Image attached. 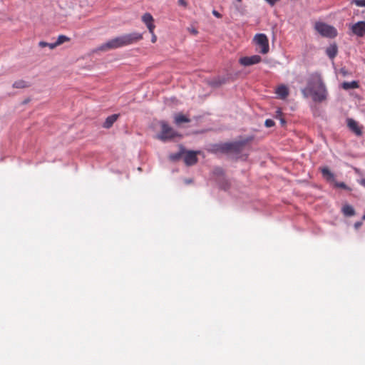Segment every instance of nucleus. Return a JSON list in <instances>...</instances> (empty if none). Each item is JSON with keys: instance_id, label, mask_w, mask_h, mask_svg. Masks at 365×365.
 <instances>
[{"instance_id": "1", "label": "nucleus", "mask_w": 365, "mask_h": 365, "mask_svg": "<svg viewBox=\"0 0 365 365\" xmlns=\"http://www.w3.org/2000/svg\"><path fill=\"white\" fill-rule=\"evenodd\" d=\"M301 91L304 98H311L317 103L326 101L329 96L323 77L318 72L312 73L308 76L307 85Z\"/></svg>"}, {"instance_id": "2", "label": "nucleus", "mask_w": 365, "mask_h": 365, "mask_svg": "<svg viewBox=\"0 0 365 365\" xmlns=\"http://www.w3.org/2000/svg\"><path fill=\"white\" fill-rule=\"evenodd\" d=\"M143 39V34L133 32L117 36L102 44L98 49L102 51L116 49L135 43Z\"/></svg>"}, {"instance_id": "3", "label": "nucleus", "mask_w": 365, "mask_h": 365, "mask_svg": "<svg viewBox=\"0 0 365 365\" xmlns=\"http://www.w3.org/2000/svg\"><path fill=\"white\" fill-rule=\"evenodd\" d=\"M254 140V136H248L246 138L234 142L222 143L214 144L212 146L211 151L213 153L230 154L233 153L235 155L240 154L244 150L245 146L250 142Z\"/></svg>"}, {"instance_id": "4", "label": "nucleus", "mask_w": 365, "mask_h": 365, "mask_svg": "<svg viewBox=\"0 0 365 365\" xmlns=\"http://www.w3.org/2000/svg\"><path fill=\"white\" fill-rule=\"evenodd\" d=\"M161 131L157 138L162 141H167L178 136V133L170 127L165 121L160 122Z\"/></svg>"}, {"instance_id": "5", "label": "nucleus", "mask_w": 365, "mask_h": 365, "mask_svg": "<svg viewBox=\"0 0 365 365\" xmlns=\"http://www.w3.org/2000/svg\"><path fill=\"white\" fill-rule=\"evenodd\" d=\"M314 27L317 32H319L324 37L331 38L337 36V31L336 29L334 26L328 25L325 23H316Z\"/></svg>"}, {"instance_id": "6", "label": "nucleus", "mask_w": 365, "mask_h": 365, "mask_svg": "<svg viewBox=\"0 0 365 365\" xmlns=\"http://www.w3.org/2000/svg\"><path fill=\"white\" fill-rule=\"evenodd\" d=\"M253 41L260 48L259 52L266 54L269 51V41L264 34H257L255 36Z\"/></svg>"}, {"instance_id": "7", "label": "nucleus", "mask_w": 365, "mask_h": 365, "mask_svg": "<svg viewBox=\"0 0 365 365\" xmlns=\"http://www.w3.org/2000/svg\"><path fill=\"white\" fill-rule=\"evenodd\" d=\"M262 61V58L259 55H254L252 56H245L240 58L239 62L244 66H249L257 64Z\"/></svg>"}, {"instance_id": "8", "label": "nucleus", "mask_w": 365, "mask_h": 365, "mask_svg": "<svg viewBox=\"0 0 365 365\" xmlns=\"http://www.w3.org/2000/svg\"><path fill=\"white\" fill-rule=\"evenodd\" d=\"M351 31L357 36H364L365 35V21H361L352 25Z\"/></svg>"}, {"instance_id": "9", "label": "nucleus", "mask_w": 365, "mask_h": 365, "mask_svg": "<svg viewBox=\"0 0 365 365\" xmlns=\"http://www.w3.org/2000/svg\"><path fill=\"white\" fill-rule=\"evenodd\" d=\"M184 162L187 166L196 164L197 162V152L190 150L185 153Z\"/></svg>"}, {"instance_id": "10", "label": "nucleus", "mask_w": 365, "mask_h": 365, "mask_svg": "<svg viewBox=\"0 0 365 365\" xmlns=\"http://www.w3.org/2000/svg\"><path fill=\"white\" fill-rule=\"evenodd\" d=\"M347 126L357 136L362 135L361 128L359 126L358 123L352 118L347 119Z\"/></svg>"}, {"instance_id": "11", "label": "nucleus", "mask_w": 365, "mask_h": 365, "mask_svg": "<svg viewBox=\"0 0 365 365\" xmlns=\"http://www.w3.org/2000/svg\"><path fill=\"white\" fill-rule=\"evenodd\" d=\"M142 21L146 25L150 33H153V30L155 29V26L153 24L154 19L150 13H145L142 16Z\"/></svg>"}, {"instance_id": "12", "label": "nucleus", "mask_w": 365, "mask_h": 365, "mask_svg": "<svg viewBox=\"0 0 365 365\" xmlns=\"http://www.w3.org/2000/svg\"><path fill=\"white\" fill-rule=\"evenodd\" d=\"M218 187L224 191H228L231 188V182L226 177L216 179Z\"/></svg>"}, {"instance_id": "13", "label": "nucleus", "mask_w": 365, "mask_h": 365, "mask_svg": "<svg viewBox=\"0 0 365 365\" xmlns=\"http://www.w3.org/2000/svg\"><path fill=\"white\" fill-rule=\"evenodd\" d=\"M119 116L120 114H113L111 115L108 116L102 125L103 128L106 129L110 128L113 125L114 123L117 121Z\"/></svg>"}, {"instance_id": "14", "label": "nucleus", "mask_w": 365, "mask_h": 365, "mask_svg": "<svg viewBox=\"0 0 365 365\" xmlns=\"http://www.w3.org/2000/svg\"><path fill=\"white\" fill-rule=\"evenodd\" d=\"M190 119L185 115L182 114V113H175L174 115V123L177 125H180L184 123H190Z\"/></svg>"}, {"instance_id": "15", "label": "nucleus", "mask_w": 365, "mask_h": 365, "mask_svg": "<svg viewBox=\"0 0 365 365\" xmlns=\"http://www.w3.org/2000/svg\"><path fill=\"white\" fill-rule=\"evenodd\" d=\"M70 40H71V38L69 37H68L65 35H60V36H58L56 41L53 43V44H51L50 46V48L53 49L56 47L61 45L62 43L69 41Z\"/></svg>"}, {"instance_id": "16", "label": "nucleus", "mask_w": 365, "mask_h": 365, "mask_svg": "<svg viewBox=\"0 0 365 365\" xmlns=\"http://www.w3.org/2000/svg\"><path fill=\"white\" fill-rule=\"evenodd\" d=\"M338 52V48L336 43L331 44L326 49V53L330 58H334Z\"/></svg>"}, {"instance_id": "17", "label": "nucleus", "mask_w": 365, "mask_h": 365, "mask_svg": "<svg viewBox=\"0 0 365 365\" xmlns=\"http://www.w3.org/2000/svg\"><path fill=\"white\" fill-rule=\"evenodd\" d=\"M323 177L328 181L334 180V175L329 170L327 167L320 168Z\"/></svg>"}, {"instance_id": "18", "label": "nucleus", "mask_w": 365, "mask_h": 365, "mask_svg": "<svg viewBox=\"0 0 365 365\" xmlns=\"http://www.w3.org/2000/svg\"><path fill=\"white\" fill-rule=\"evenodd\" d=\"M276 93L279 95L281 98L284 99L289 95V90L286 86L282 85L277 88Z\"/></svg>"}, {"instance_id": "19", "label": "nucleus", "mask_w": 365, "mask_h": 365, "mask_svg": "<svg viewBox=\"0 0 365 365\" xmlns=\"http://www.w3.org/2000/svg\"><path fill=\"white\" fill-rule=\"evenodd\" d=\"M341 87L344 90L357 88L359 87V83L356 81H353L351 82L345 81L341 84Z\"/></svg>"}, {"instance_id": "20", "label": "nucleus", "mask_w": 365, "mask_h": 365, "mask_svg": "<svg viewBox=\"0 0 365 365\" xmlns=\"http://www.w3.org/2000/svg\"><path fill=\"white\" fill-rule=\"evenodd\" d=\"M13 88H25L30 86L29 83L24 80H19L13 83Z\"/></svg>"}, {"instance_id": "21", "label": "nucleus", "mask_w": 365, "mask_h": 365, "mask_svg": "<svg viewBox=\"0 0 365 365\" xmlns=\"http://www.w3.org/2000/svg\"><path fill=\"white\" fill-rule=\"evenodd\" d=\"M342 212L346 216H353L355 215V210L351 205H346L343 207Z\"/></svg>"}, {"instance_id": "22", "label": "nucleus", "mask_w": 365, "mask_h": 365, "mask_svg": "<svg viewBox=\"0 0 365 365\" xmlns=\"http://www.w3.org/2000/svg\"><path fill=\"white\" fill-rule=\"evenodd\" d=\"M185 153V151L183 149H182L181 150H180L179 152L178 153H172L169 155V158L170 160L173 161V162H176L178 160H179L182 155Z\"/></svg>"}, {"instance_id": "23", "label": "nucleus", "mask_w": 365, "mask_h": 365, "mask_svg": "<svg viewBox=\"0 0 365 365\" xmlns=\"http://www.w3.org/2000/svg\"><path fill=\"white\" fill-rule=\"evenodd\" d=\"M212 173L214 175H216L218 177V178H221L223 177H225V171L224 170L220 167H215L213 170Z\"/></svg>"}, {"instance_id": "24", "label": "nucleus", "mask_w": 365, "mask_h": 365, "mask_svg": "<svg viewBox=\"0 0 365 365\" xmlns=\"http://www.w3.org/2000/svg\"><path fill=\"white\" fill-rule=\"evenodd\" d=\"M226 82L225 78L215 80L211 83L212 86H220Z\"/></svg>"}, {"instance_id": "25", "label": "nucleus", "mask_w": 365, "mask_h": 365, "mask_svg": "<svg viewBox=\"0 0 365 365\" xmlns=\"http://www.w3.org/2000/svg\"><path fill=\"white\" fill-rule=\"evenodd\" d=\"M334 186L336 187H340V188H343V189H345V190H351V188L349 187L344 182H336L335 184H334Z\"/></svg>"}, {"instance_id": "26", "label": "nucleus", "mask_w": 365, "mask_h": 365, "mask_svg": "<svg viewBox=\"0 0 365 365\" xmlns=\"http://www.w3.org/2000/svg\"><path fill=\"white\" fill-rule=\"evenodd\" d=\"M352 3L360 7L365 6V0H353Z\"/></svg>"}, {"instance_id": "27", "label": "nucleus", "mask_w": 365, "mask_h": 365, "mask_svg": "<svg viewBox=\"0 0 365 365\" xmlns=\"http://www.w3.org/2000/svg\"><path fill=\"white\" fill-rule=\"evenodd\" d=\"M275 124L274 121L272 119H267L265 120L264 125L267 128H271L274 126Z\"/></svg>"}, {"instance_id": "28", "label": "nucleus", "mask_w": 365, "mask_h": 365, "mask_svg": "<svg viewBox=\"0 0 365 365\" xmlns=\"http://www.w3.org/2000/svg\"><path fill=\"white\" fill-rule=\"evenodd\" d=\"M53 44V43H47V42H45V41H40L38 43V46L41 48H43V47H46V46H48L50 48V46Z\"/></svg>"}, {"instance_id": "29", "label": "nucleus", "mask_w": 365, "mask_h": 365, "mask_svg": "<svg viewBox=\"0 0 365 365\" xmlns=\"http://www.w3.org/2000/svg\"><path fill=\"white\" fill-rule=\"evenodd\" d=\"M270 6H274L277 2L280 0H265Z\"/></svg>"}, {"instance_id": "30", "label": "nucleus", "mask_w": 365, "mask_h": 365, "mask_svg": "<svg viewBox=\"0 0 365 365\" xmlns=\"http://www.w3.org/2000/svg\"><path fill=\"white\" fill-rule=\"evenodd\" d=\"M151 35H152V37H151V42L152 43H155L156 41H157V36H155V34H154V30H153V33H150Z\"/></svg>"}, {"instance_id": "31", "label": "nucleus", "mask_w": 365, "mask_h": 365, "mask_svg": "<svg viewBox=\"0 0 365 365\" xmlns=\"http://www.w3.org/2000/svg\"><path fill=\"white\" fill-rule=\"evenodd\" d=\"M361 225H362V222L361 221H358V222H356L354 223V227L356 230L359 229V227H361Z\"/></svg>"}, {"instance_id": "32", "label": "nucleus", "mask_w": 365, "mask_h": 365, "mask_svg": "<svg viewBox=\"0 0 365 365\" xmlns=\"http://www.w3.org/2000/svg\"><path fill=\"white\" fill-rule=\"evenodd\" d=\"M189 31H190L191 34H194V35H197L198 34V31H197L196 29L195 28H192V29H188Z\"/></svg>"}, {"instance_id": "33", "label": "nucleus", "mask_w": 365, "mask_h": 365, "mask_svg": "<svg viewBox=\"0 0 365 365\" xmlns=\"http://www.w3.org/2000/svg\"><path fill=\"white\" fill-rule=\"evenodd\" d=\"M178 4L180 5H182L183 6H187V2L185 0H178Z\"/></svg>"}, {"instance_id": "34", "label": "nucleus", "mask_w": 365, "mask_h": 365, "mask_svg": "<svg viewBox=\"0 0 365 365\" xmlns=\"http://www.w3.org/2000/svg\"><path fill=\"white\" fill-rule=\"evenodd\" d=\"M212 14H213L214 16H217L218 18L221 17L220 14L218 11H215V10H213Z\"/></svg>"}, {"instance_id": "35", "label": "nucleus", "mask_w": 365, "mask_h": 365, "mask_svg": "<svg viewBox=\"0 0 365 365\" xmlns=\"http://www.w3.org/2000/svg\"><path fill=\"white\" fill-rule=\"evenodd\" d=\"M192 182H193V180H192V179H191V178L185 179V182L186 184H190V183H192Z\"/></svg>"}, {"instance_id": "36", "label": "nucleus", "mask_w": 365, "mask_h": 365, "mask_svg": "<svg viewBox=\"0 0 365 365\" xmlns=\"http://www.w3.org/2000/svg\"><path fill=\"white\" fill-rule=\"evenodd\" d=\"M280 122H281L282 125H284L286 123V121H285V120L284 118H281L280 119Z\"/></svg>"}, {"instance_id": "37", "label": "nucleus", "mask_w": 365, "mask_h": 365, "mask_svg": "<svg viewBox=\"0 0 365 365\" xmlns=\"http://www.w3.org/2000/svg\"><path fill=\"white\" fill-rule=\"evenodd\" d=\"M361 185H362L364 187H365V179H362L361 180Z\"/></svg>"}, {"instance_id": "38", "label": "nucleus", "mask_w": 365, "mask_h": 365, "mask_svg": "<svg viewBox=\"0 0 365 365\" xmlns=\"http://www.w3.org/2000/svg\"><path fill=\"white\" fill-rule=\"evenodd\" d=\"M29 101H30V99H29V98H27V99H26V100H24V101L23 103H24V104H26V103H28Z\"/></svg>"}, {"instance_id": "39", "label": "nucleus", "mask_w": 365, "mask_h": 365, "mask_svg": "<svg viewBox=\"0 0 365 365\" xmlns=\"http://www.w3.org/2000/svg\"><path fill=\"white\" fill-rule=\"evenodd\" d=\"M242 157H244V159H247L248 157V155L245 154V155H242Z\"/></svg>"}, {"instance_id": "40", "label": "nucleus", "mask_w": 365, "mask_h": 365, "mask_svg": "<svg viewBox=\"0 0 365 365\" xmlns=\"http://www.w3.org/2000/svg\"><path fill=\"white\" fill-rule=\"evenodd\" d=\"M237 2L241 3L242 0H236Z\"/></svg>"}, {"instance_id": "41", "label": "nucleus", "mask_w": 365, "mask_h": 365, "mask_svg": "<svg viewBox=\"0 0 365 365\" xmlns=\"http://www.w3.org/2000/svg\"><path fill=\"white\" fill-rule=\"evenodd\" d=\"M362 219L365 220V214L363 215Z\"/></svg>"}]
</instances>
